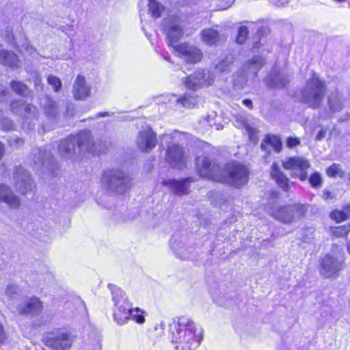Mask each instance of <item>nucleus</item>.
Masks as SVG:
<instances>
[{
  "mask_svg": "<svg viewBox=\"0 0 350 350\" xmlns=\"http://www.w3.org/2000/svg\"><path fill=\"white\" fill-rule=\"evenodd\" d=\"M10 85L12 91L21 97H27L30 94V90L27 85L20 81L13 80L10 82Z\"/></svg>",
  "mask_w": 350,
  "mask_h": 350,
  "instance_id": "34",
  "label": "nucleus"
},
{
  "mask_svg": "<svg viewBox=\"0 0 350 350\" xmlns=\"http://www.w3.org/2000/svg\"><path fill=\"white\" fill-rule=\"evenodd\" d=\"M235 126L245 128L247 131L250 138L253 140L252 129L250 127L243 119H237L234 123Z\"/></svg>",
  "mask_w": 350,
  "mask_h": 350,
  "instance_id": "46",
  "label": "nucleus"
},
{
  "mask_svg": "<svg viewBox=\"0 0 350 350\" xmlns=\"http://www.w3.org/2000/svg\"><path fill=\"white\" fill-rule=\"evenodd\" d=\"M349 8H350V1L349 2Z\"/></svg>",
  "mask_w": 350,
  "mask_h": 350,
  "instance_id": "63",
  "label": "nucleus"
},
{
  "mask_svg": "<svg viewBox=\"0 0 350 350\" xmlns=\"http://www.w3.org/2000/svg\"><path fill=\"white\" fill-rule=\"evenodd\" d=\"M170 340L176 350H192L197 348L202 339L201 332L189 318L180 317L170 325Z\"/></svg>",
  "mask_w": 350,
  "mask_h": 350,
  "instance_id": "4",
  "label": "nucleus"
},
{
  "mask_svg": "<svg viewBox=\"0 0 350 350\" xmlns=\"http://www.w3.org/2000/svg\"><path fill=\"white\" fill-rule=\"evenodd\" d=\"M308 181L312 187H320L322 185V177L319 172L312 174Z\"/></svg>",
  "mask_w": 350,
  "mask_h": 350,
  "instance_id": "42",
  "label": "nucleus"
},
{
  "mask_svg": "<svg viewBox=\"0 0 350 350\" xmlns=\"http://www.w3.org/2000/svg\"><path fill=\"white\" fill-rule=\"evenodd\" d=\"M11 111L22 117L23 128L27 130L34 129L38 121V109L31 105L26 104L23 100H18L11 103Z\"/></svg>",
  "mask_w": 350,
  "mask_h": 350,
  "instance_id": "9",
  "label": "nucleus"
},
{
  "mask_svg": "<svg viewBox=\"0 0 350 350\" xmlns=\"http://www.w3.org/2000/svg\"><path fill=\"white\" fill-rule=\"evenodd\" d=\"M323 198L325 200L332 199L334 198V196L332 195V192H330L329 191L324 190L323 191Z\"/></svg>",
  "mask_w": 350,
  "mask_h": 350,
  "instance_id": "53",
  "label": "nucleus"
},
{
  "mask_svg": "<svg viewBox=\"0 0 350 350\" xmlns=\"http://www.w3.org/2000/svg\"><path fill=\"white\" fill-rule=\"evenodd\" d=\"M157 134L147 126L140 130L136 139V144L139 150L148 152L157 145Z\"/></svg>",
  "mask_w": 350,
  "mask_h": 350,
  "instance_id": "15",
  "label": "nucleus"
},
{
  "mask_svg": "<svg viewBox=\"0 0 350 350\" xmlns=\"http://www.w3.org/2000/svg\"><path fill=\"white\" fill-rule=\"evenodd\" d=\"M0 202L5 203L10 208H18L21 205V199L13 190L5 184L0 185Z\"/></svg>",
  "mask_w": 350,
  "mask_h": 350,
  "instance_id": "21",
  "label": "nucleus"
},
{
  "mask_svg": "<svg viewBox=\"0 0 350 350\" xmlns=\"http://www.w3.org/2000/svg\"><path fill=\"white\" fill-rule=\"evenodd\" d=\"M325 91V81L317 73L312 72L311 77L306 80L304 87L300 90L299 100L308 107L317 109L322 103Z\"/></svg>",
  "mask_w": 350,
  "mask_h": 350,
  "instance_id": "6",
  "label": "nucleus"
},
{
  "mask_svg": "<svg viewBox=\"0 0 350 350\" xmlns=\"http://www.w3.org/2000/svg\"><path fill=\"white\" fill-rule=\"evenodd\" d=\"M260 33H261V29H258V31H257L258 36H260Z\"/></svg>",
  "mask_w": 350,
  "mask_h": 350,
  "instance_id": "62",
  "label": "nucleus"
},
{
  "mask_svg": "<svg viewBox=\"0 0 350 350\" xmlns=\"http://www.w3.org/2000/svg\"><path fill=\"white\" fill-rule=\"evenodd\" d=\"M91 87L86 83L85 78L78 75L73 85V94L75 99H85L90 95Z\"/></svg>",
  "mask_w": 350,
  "mask_h": 350,
  "instance_id": "25",
  "label": "nucleus"
},
{
  "mask_svg": "<svg viewBox=\"0 0 350 350\" xmlns=\"http://www.w3.org/2000/svg\"><path fill=\"white\" fill-rule=\"evenodd\" d=\"M5 40L9 45L16 48L21 53L29 55H33L35 53V49L29 45L26 38H23L21 42H18L12 33H8L5 36Z\"/></svg>",
  "mask_w": 350,
  "mask_h": 350,
  "instance_id": "26",
  "label": "nucleus"
},
{
  "mask_svg": "<svg viewBox=\"0 0 350 350\" xmlns=\"http://www.w3.org/2000/svg\"><path fill=\"white\" fill-rule=\"evenodd\" d=\"M49 84L53 87L55 92H59L62 88L60 79L55 76L50 75L47 79Z\"/></svg>",
  "mask_w": 350,
  "mask_h": 350,
  "instance_id": "44",
  "label": "nucleus"
},
{
  "mask_svg": "<svg viewBox=\"0 0 350 350\" xmlns=\"http://www.w3.org/2000/svg\"><path fill=\"white\" fill-rule=\"evenodd\" d=\"M327 105L329 113H334L340 111L344 105V99L338 90L330 93L327 96Z\"/></svg>",
  "mask_w": 350,
  "mask_h": 350,
  "instance_id": "31",
  "label": "nucleus"
},
{
  "mask_svg": "<svg viewBox=\"0 0 350 350\" xmlns=\"http://www.w3.org/2000/svg\"><path fill=\"white\" fill-rule=\"evenodd\" d=\"M52 146H45L44 148H36L32 150L33 161L38 167L52 170L54 166V159L52 153Z\"/></svg>",
  "mask_w": 350,
  "mask_h": 350,
  "instance_id": "14",
  "label": "nucleus"
},
{
  "mask_svg": "<svg viewBox=\"0 0 350 350\" xmlns=\"http://www.w3.org/2000/svg\"><path fill=\"white\" fill-rule=\"evenodd\" d=\"M243 104L248 108L252 107V101L250 99H245L242 101Z\"/></svg>",
  "mask_w": 350,
  "mask_h": 350,
  "instance_id": "55",
  "label": "nucleus"
},
{
  "mask_svg": "<svg viewBox=\"0 0 350 350\" xmlns=\"http://www.w3.org/2000/svg\"><path fill=\"white\" fill-rule=\"evenodd\" d=\"M6 334L3 325L0 323V344H2L6 340Z\"/></svg>",
  "mask_w": 350,
  "mask_h": 350,
  "instance_id": "50",
  "label": "nucleus"
},
{
  "mask_svg": "<svg viewBox=\"0 0 350 350\" xmlns=\"http://www.w3.org/2000/svg\"><path fill=\"white\" fill-rule=\"evenodd\" d=\"M40 105L46 117L52 121L55 120L59 113V107L56 103L49 96H44L40 100Z\"/></svg>",
  "mask_w": 350,
  "mask_h": 350,
  "instance_id": "28",
  "label": "nucleus"
},
{
  "mask_svg": "<svg viewBox=\"0 0 350 350\" xmlns=\"http://www.w3.org/2000/svg\"><path fill=\"white\" fill-rule=\"evenodd\" d=\"M71 108V105H66V109H67V113H69V111H70V109Z\"/></svg>",
  "mask_w": 350,
  "mask_h": 350,
  "instance_id": "59",
  "label": "nucleus"
},
{
  "mask_svg": "<svg viewBox=\"0 0 350 350\" xmlns=\"http://www.w3.org/2000/svg\"><path fill=\"white\" fill-rule=\"evenodd\" d=\"M191 182V178H186L183 180L167 179L162 182L163 185L176 195L187 194L189 189V184Z\"/></svg>",
  "mask_w": 350,
  "mask_h": 350,
  "instance_id": "22",
  "label": "nucleus"
},
{
  "mask_svg": "<svg viewBox=\"0 0 350 350\" xmlns=\"http://www.w3.org/2000/svg\"><path fill=\"white\" fill-rule=\"evenodd\" d=\"M73 342V337L70 332L66 329H59L51 336L45 338L46 346L55 350H67L70 348Z\"/></svg>",
  "mask_w": 350,
  "mask_h": 350,
  "instance_id": "11",
  "label": "nucleus"
},
{
  "mask_svg": "<svg viewBox=\"0 0 350 350\" xmlns=\"http://www.w3.org/2000/svg\"><path fill=\"white\" fill-rule=\"evenodd\" d=\"M10 145L11 146L18 148L23 144V140L18 136H13L9 140Z\"/></svg>",
  "mask_w": 350,
  "mask_h": 350,
  "instance_id": "49",
  "label": "nucleus"
},
{
  "mask_svg": "<svg viewBox=\"0 0 350 350\" xmlns=\"http://www.w3.org/2000/svg\"><path fill=\"white\" fill-rule=\"evenodd\" d=\"M282 167L289 171L293 178L306 180L308 178V169L310 167L309 161L303 157H290L282 161Z\"/></svg>",
  "mask_w": 350,
  "mask_h": 350,
  "instance_id": "10",
  "label": "nucleus"
},
{
  "mask_svg": "<svg viewBox=\"0 0 350 350\" xmlns=\"http://www.w3.org/2000/svg\"><path fill=\"white\" fill-rule=\"evenodd\" d=\"M53 278V275L49 271V269L46 267H43L40 271V275H39V280L43 282H49Z\"/></svg>",
  "mask_w": 350,
  "mask_h": 350,
  "instance_id": "45",
  "label": "nucleus"
},
{
  "mask_svg": "<svg viewBox=\"0 0 350 350\" xmlns=\"http://www.w3.org/2000/svg\"><path fill=\"white\" fill-rule=\"evenodd\" d=\"M17 310L21 314L36 317L42 312V305L38 297H33L21 303Z\"/></svg>",
  "mask_w": 350,
  "mask_h": 350,
  "instance_id": "20",
  "label": "nucleus"
},
{
  "mask_svg": "<svg viewBox=\"0 0 350 350\" xmlns=\"http://www.w3.org/2000/svg\"><path fill=\"white\" fill-rule=\"evenodd\" d=\"M332 234L336 237H342L346 236L350 231V225H342L331 228Z\"/></svg>",
  "mask_w": 350,
  "mask_h": 350,
  "instance_id": "41",
  "label": "nucleus"
},
{
  "mask_svg": "<svg viewBox=\"0 0 350 350\" xmlns=\"http://www.w3.org/2000/svg\"><path fill=\"white\" fill-rule=\"evenodd\" d=\"M166 161L169 165L177 169H182L186 165V157L183 147L178 144L168 146L166 152Z\"/></svg>",
  "mask_w": 350,
  "mask_h": 350,
  "instance_id": "16",
  "label": "nucleus"
},
{
  "mask_svg": "<svg viewBox=\"0 0 350 350\" xmlns=\"http://www.w3.org/2000/svg\"><path fill=\"white\" fill-rule=\"evenodd\" d=\"M252 51L256 55L244 65L240 72L234 75V85L238 88H243L249 79L256 77L258 72L265 64L264 56L269 53L270 48L265 45L264 40L260 38L259 42L253 44Z\"/></svg>",
  "mask_w": 350,
  "mask_h": 350,
  "instance_id": "5",
  "label": "nucleus"
},
{
  "mask_svg": "<svg viewBox=\"0 0 350 350\" xmlns=\"http://www.w3.org/2000/svg\"><path fill=\"white\" fill-rule=\"evenodd\" d=\"M326 131L324 129L320 130L317 135V139L321 140L325 137Z\"/></svg>",
  "mask_w": 350,
  "mask_h": 350,
  "instance_id": "54",
  "label": "nucleus"
},
{
  "mask_svg": "<svg viewBox=\"0 0 350 350\" xmlns=\"http://www.w3.org/2000/svg\"><path fill=\"white\" fill-rule=\"evenodd\" d=\"M12 182L17 191L21 194H27L34 188L29 173L21 166L14 169Z\"/></svg>",
  "mask_w": 350,
  "mask_h": 350,
  "instance_id": "13",
  "label": "nucleus"
},
{
  "mask_svg": "<svg viewBox=\"0 0 350 350\" xmlns=\"http://www.w3.org/2000/svg\"><path fill=\"white\" fill-rule=\"evenodd\" d=\"M300 139L296 137H288L286 140V145L289 148H295L300 144Z\"/></svg>",
  "mask_w": 350,
  "mask_h": 350,
  "instance_id": "47",
  "label": "nucleus"
},
{
  "mask_svg": "<svg viewBox=\"0 0 350 350\" xmlns=\"http://www.w3.org/2000/svg\"><path fill=\"white\" fill-rule=\"evenodd\" d=\"M163 58L170 62H171V59L169 56H164Z\"/></svg>",
  "mask_w": 350,
  "mask_h": 350,
  "instance_id": "58",
  "label": "nucleus"
},
{
  "mask_svg": "<svg viewBox=\"0 0 350 350\" xmlns=\"http://www.w3.org/2000/svg\"><path fill=\"white\" fill-rule=\"evenodd\" d=\"M34 85L36 89H42V80L40 76L37 75L34 78Z\"/></svg>",
  "mask_w": 350,
  "mask_h": 350,
  "instance_id": "51",
  "label": "nucleus"
},
{
  "mask_svg": "<svg viewBox=\"0 0 350 350\" xmlns=\"http://www.w3.org/2000/svg\"><path fill=\"white\" fill-rule=\"evenodd\" d=\"M15 128L14 123L8 118L5 117L0 110V129L3 131H12Z\"/></svg>",
  "mask_w": 350,
  "mask_h": 350,
  "instance_id": "40",
  "label": "nucleus"
},
{
  "mask_svg": "<svg viewBox=\"0 0 350 350\" xmlns=\"http://www.w3.org/2000/svg\"><path fill=\"white\" fill-rule=\"evenodd\" d=\"M277 6H284L288 3L289 0H271Z\"/></svg>",
  "mask_w": 350,
  "mask_h": 350,
  "instance_id": "52",
  "label": "nucleus"
},
{
  "mask_svg": "<svg viewBox=\"0 0 350 350\" xmlns=\"http://www.w3.org/2000/svg\"><path fill=\"white\" fill-rule=\"evenodd\" d=\"M248 34V29L245 26H241L239 28L238 35L237 36L236 41L239 44L243 43L247 36Z\"/></svg>",
  "mask_w": 350,
  "mask_h": 350,
  "instance_id": "43",
  "label": "nucleus"
},
{
  "mask_svg": "<svg viewBox=\"0 0 350 350\" xmlns=\"http://www.w3.org/2000/svg\"><path fill=\"white\" fill-rule=\"evenodd\" d=\"M265 83L270 87L282 88L288 83V77L284 72L274 68L266 77Z\"/></svg>",
  "mask_w": 350,
  "mask_h": 350,
  "instance_id": "27",
  "label": "nucleus"
},
{
  "mask_svg": "<svg viewBox=\"0 0 350 350\" xmlns=\"http://www.w3.org/2000/svg\"><path fill=\"white\" fill-rule=\"evenodd\" d=\"M101 187L103 190L99 191L96 195V202L98 205L103 206L105 208L108 207V200L109 196V172H104L100 179Z\"/></svg>",
  "mask_w": 350,
  "mask_h": 350,
  "instance_id": "23",
  "label": "nucleus"
},
{
  "mask_svg": "<svg viewBox=\"0 0 350 350\" xmlns=\"http://www.w3.org/2000/svg\"><path fill=\"white\" fill-rule=\"evenodd\" d=\"M76 146L83 152H93L96 149L94 148L90 131L83 130L75 135H72L61 140L58 151L62 157H67L75 152Z\"/></svg>",
  "mask_w": 350,
  "mask_h": 350,
  "instance_id": "8",
  "label": "nucleus"
},
{
  "mask_svg": "<svg viewBox=\"0 0 350 350\" xmlns=\"http://www.w3.org/2000/svg\"><path fill=\"white\" fill-rule=\"evenodd\" d=\"M192 3L190 0H185V2L182 5H190Z\"/></svg>",
  "mask_w": 350,
  "mask_h": 350,
  "instance_id": "57",
  "label": "nucleus"
},
{
  "mask_svg": "<svg viewBox=\"0 0 350 350\" xmlns=\"http://www.w3.org/2000/svg\"><path fill=\"white\" fill-rule=\"evenodd\" d=\"M197 170L200 176L219 182H225L234 187H240L247 183L249 171L247 167L236 161L226 164L224 169L211 163L206 157H199L196 159Z\"/></svg>",
  "mask_w": 350,
  "mask_h": 350,
  "instance_id": "1",
  "label": "nucleus"
},
{
  "mask_svg": "<svg viewBox=\"0 0 350 350\" xmlns=\"http://www.w3.org/2000/svg\"><path fill=\"white\" fill-rule=\"evenodd\" d=\"M111 191L123 193L131 187V178L122 171L112 172L111 171Z\"/></svg>",
  "mask_w": 350,
  "mask_h": 350,
  "instance_id": "19",
  "label": "nucleus"
},
{
  "mask_svg": "<svg viewBox=\"0 0 350 350\" xmlns=\"http://www.w3.org/2000/svg\"><path fill=\"white\" fill-rule=\"evenodd\" d=\"M111 300L113 304V321L119 325H124L131 321L139 325L146 322L148 312L139 308L133 307L126 293L117 286L111 284Z\"/></svg>",
  "mask_w": 350,
  "mask_h": 350,
  "instance_id": "3",
  "label": "nucleus"
},
{
  "mask_svg": "<svg viewBox=\"0 0 350 350\" xmlns=\"http://www.w3.org/2000/svg\"><path fill=\"white\" fill-rule=\"evenodd\" d=\"M213 82V77L204 70L195 72L188 76L183 81L185 86L190 90H196L202 85H210Z\"/></svg>",
  "mask_w": 350,
  "mask_h": 350,
  "instance_id": "17",
  "label": "nucleus"
},
{
  "mask_svg": "<svg viewBox=\"0 0 350 350\" xmlns=\"http://www.w3.org/2000/svg\"><path fill=\"white\" fill-rule=\"evenodd\" d=\"M344 258L342 255L333 256L332 255H326L321 262V274L325 278H332L338 275L344 265Z\"/></svg>",
  "mask_w": 350,
  "mask_h": 350,
  "instance_id": "12",
  "label": "nucleus"
},
{
  "mask_svg": "<svg viewBox=\"0 0 350 350\" xmlns=\"http://www.w3.org/2000/svg\"><path fill=\"white\" fill-rule=\"evenodd\" d=\"M5 152V147L3 143L0 142V161L3 158Z\"/></svg>",
  "mask_w": 350,
  "mask_h": 350,
  "instance_id": "56",
  "label": "nucleus"
},
{
  "mask_svg": "<svg viewBox=\"0 0 350 350\" xmlns=\"http://www.w3.org/2000/svg\"><path fill=\"white\" fill-rule=\"evenodd\" d=\"M181 18L178 15H169L163 21V30L166 36L168 45L177 53L178 56L187 62L197 63L202 57V51L197 46L184 42L176 45L183 36V29L180 25Z\"/></svg>",
  "mask_w": 350,
  "mask_h": 350,
  "instance_id": "2",
  "label": "nucleus"
},
{
  "mask_svg": "<svg viewBox=\"0 0 350 350\" xmlns=\"http://www.w3.org/2000/svg\"><path fill=\"white\" fill-rule=\"evenodd\" d=\"M269 147H271L275 152H280L282 149V142L280 137L275 135H267L261 144V148L267 151Z\"/></svg>",
  "mask_w": 350,
  "mask_h": 350,
  "instance_id": "32",
  "label": "nucleus"
},
{
  "mask_svg": "<svg viewBox=\"0 0 350 350\" xmlns=\"http://www.w3.org/2000/svg\"><path fill=\"white\" fill-rule=\"evenodd\" d=\"M148 7L149 12L155 18H159L165 9L164 6L157 0H149Z\"/></svg>",
  "mask_w": 350,
  "mask_h": 350,
  "instance_id": "37",
  "label": "nucleus"
},
{
  "mask_svg": "<svg viewBox=\"0 0 350 350\" xmlns=\"http://www.w3.org/2000/svg\"><path fill=\"white\" fill-rule=\"evenodd\" d=\"M327 175L329 177H336V176L340 178H343L345 172L342 169V167L339 164L333 163L326 170Z\"/></svg>",
  "mask_w": 350,
  "mask_h": 350,
  "instance_id": "38",
  "label": "nucleus"
},
{
  "mask_svg": "<svg viewBox=\"0 0 350 350\" xmlns=\"http://www.w3.org/2000/svg\"><path fill=\"white\" fill-rule=\"evenodd\" d=\"M18 289V287L16 284H9L5 290V297L3 298V301L5 303L13 300L17 294Z\"/></svg>",
  "mask_w": 350,
  "mask_h": 350,
  "instance_id": "39",
  "label": "nucleus"
},
{
  "mask_svg": "<svg viewBox=\"0 0 350 350\" xmlns=\"http://www.w3.org/2000/svg\"><path fill=\"white\" fill-rule=\"evenodd\" d=\"M350 215V204L346 205L342 210H334L331 212L330 217L336 222L346 220Z\"/></svg>",
  "mask_w": 350,
  "mask_h": 350,
  "instance_id": "35",
  "label": "nucleus"
},
{
  "mask_svg": "<svg viewBox=\"0 0 350 350\" xmlns=\"http://www.w3.org/2000/svg\"><path fill=\"white\" fill-rule=\"evenodd\" d=\"M233 60L234 57L231 53L226 55L225 58L221 59L215 66V70L220 72H228Z\"/></svg>",
  "mask_w": 350,
  "mask_h": 350,
  "instance_id": "36",
  "label": "nucleus"
},
{
  "mask_svg": "<svg viewBox=\"0 0 350 350\" xmlns=\"http://www.w3.org/2000/svg\"><path fill=\"white\" fill-rule=\"evenodd\" d=\"M0 63L3 66L8 67L13 70L21 68L22 64L15 53L4 49L0 51Z\"/></svg>",
  "mask_w": 350,
  "mask_h": 350,
  "instance_id": "24",
  "label": "nucleus"
},
{
  "mask_svg": "<svg viewBox=\"0 0 350 350\" xmlns=\"http://www.w3.org/2000/svg\"><path fill=\"white\" fill-rule=\"evenodd\" d=\"M271 176L280 188L285 191L288 190V178L282 172L280 171V167L276 163H273L271 165Z\"/></svg>",
  "mask_w": 350,
  "mask_h": 350,
  "instance_id": "30",
  "label": "nucleus"
},
{
  "mask_svg": "<svg viewBox=\"0 0 350 350\" xmlns=\"http://www.w3.org/2000/svg\"><path fill=\"white\" fill-rule=\"evenodd\" d=\"M10 96V94L8 90L3 85H0V101L2 103L7 102Z\"/></svg>",
  "mask_w": 350,
  "mask_h": 350,
  "instance_id": "48",
  "label": "nucleus"
},
{
  "mask_svg": "<svg viewBox=\"0 0 350 350\" xmlns=\"http://www.w3.org/2000/svg\"><path fill=\"white\" fill-rule=\"evenodd\" d=\"M201 38L202 40L208 46L217 44L223 38L222 35L213 28H207L202 30Z\"/></svg>",
  "mask_w": 350,
  "mask_h": 350,
  "instance_id": "33",
  "label": "nucleus"
},
{
  "mask_svg": "<svg viewBox=\"0 0 350 350\" xmlns=\"http://www.w3.org/2000/svg\"><path fill=\"white\" fill-rule=\"evenodd\" d=\"M278 192L271 193L272 199L265 207L267 212L277 220L282 223H291L295 218H300L304 216L307 208L304 204H295L277 207L275 198Z\"/></svg>",
  "mask_w": 350,
  "mask_h": 350,
  "instance_id": "7",
  "label": "nucleus"
},
{
  "mask_svg": "<svg viewBox=\"0 0 350 350\" xmlns=\"http://www.w3.org/2000/svg\"><path fill=\"white\" fill-rule=\"evenodd\" d=\"M179 134H180V133H179L178 131L174 132V133H173V137H175L176 136L178 135Z\"/></svg>",
  "mask_w": 350,
  "mask_h": 350,
  "instance_id": "61",
  "label": "nucleus"
},
{
  "mask_svg": "<svg viewBox=\"0 0 350 350\" xmlns=\"http://www.w3.org/2000/svg\"><path fill=\"white\" fill-rule=\"evenodd\" d=\"M347 250L350 254V240H349V242L347 244Z\"/></svg>",
  "mask_w": 350,
  "mask_h": 350,
  "instance_id": "60",
  "label": "nucleus"
},
{
  "mask_svg": "<svg viewBox=\"0 0 350 350\" xmlns=\"http://www.w3.org/2000/svg\"><path fill=\"white\" fill-rule=\"evenodd\" d=\"M165 99H167L168 102L174 100L176 102L180 103L183 107L187 108L194 107L198 103V98L193 93H186L182 98H176L175 95L167 94L161 96Z\"/></svg>",
  "mask_w": 350,
  "mask_h": 350,
  "instance_id": "29",
  "label": "nucleus"
},
{
  "mask_svg": "<svg viewBox=\"0 0 350 350\" xmlns=\"http://www.w3.org/2000/svg\"><path fill=\"white\" fill-rule=\"evenodd\" d=\"M170 246L178 258L182 260L194 259L193 247H186L185 243H183V237L179 234H174L172 237L170 239Z\"/></svg>",
  "mask_w": 350,
  "mask_h": 350,
  "instance_id": "18",
  "label": "nucleus"
}]
</instances>
